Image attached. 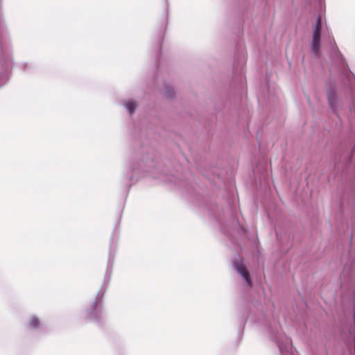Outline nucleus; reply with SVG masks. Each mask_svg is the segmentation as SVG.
<instances>
[{"instance_id": "39448f33", "label": "nucleus", "mask_w": 355, "mask_h": 355, "mask_svg": "<svg viewBox=\"0 0 355 355\" xmlns=\"http://www.w3.org/2000/svg\"><path fill=\"white\" fill-rule=\"evenodd\" d=\"M279 324L270 326L268 334L270 339L278 347L280 355H293V346L291 339L282 334Z\"/></svg>"}, {"instance_id": "9d476101", "label": "nucleus", "mask_w": 355, "mask_h": 355, "mask_svg": "<svg viewBox=\"0 0 355 355\" xmlns=\"http://www.w3.org/2000/svg\"><path fill=\"white\" fill-rule=\"evenodd\" d=\"M320 39L321 35H313V40L311 43L312 50L314 53L317 55L320 53Z\"/></svg>"}, {"instance_id": "0eeeda50", "label": "nucleus", "mask_w": 355, "mask_h": 355, "mask_svg": "<svg viewBox=\"0 0 355 355\" xmlns=\"http://www.w3.org/2000/svg\"><path fill=\"white\" fill-rule=\"evenodd\" d=\"M162 181L168 183H173L178 187H182L187 190V182L182 178H178L175 175H166V177L162 178Z\"/></svg>"}, {"instance_id": "7ed1b4c3", "label": "nucleus", "mask_w": 355, "mask_h": 355, "mask_svg": "<svg viewBox=\"0 0 355 355\" xmlns=\"http://www.w3.org/2000/svg\"><path fill=\"white\" fill-rule=\"evenodd\" d=\"M336 176H340L350 183L355 182V157H334Z\"/></svg>"}, {"instance_id": "ddd939ff", "label": "nucleus", "mask_w": 355, "mask_h": 355, "mask_svg": "<svg viewBox=\"0 0 355 355\" xmlns=\"http://www.w3.org/2000/svg\"><path fill=\"white\" fill-rule=\"evenodd\" d=\"M125 107L132 114L136 109V104L133 101H128L125 103Z\"/></svg>"}, {"instance_id": "f03ea898", "label": "nucleus", "mask_w": 355, "mask_h": 355, "mask_svg": "<svg viewBox=\"0 0 355 355\" xmlns=\"http://www.w3.org/2000/svg\"><path fill=\"white\" fill-rule=\"evenodd\" d=\"M154 159L149 157H132L123 170V181L124 184L130 187L141 178L154 174L150 171V168L154 163Z\"/></svg>"}, {"instance_id": "dca6fc26", "label": "nucleus", "mask_w": 355, "mask_h": 355, "mask_svg": "<svg viewBox=\"0 0 355 355\" xmlns=\"http://www.w3.org/2000/svg\"><path fill=\"white\" fill-rule=\"evenodd\" d=\"M166 175H164V177H166ZM162 176H163V174H161V176H160V177H158L157 178H159V179L162 181V178H163V177H162Z\"/></svg>"}, {"instance_id": "2eb2a0df", "label": "nucleus", "mask_w": 355, "mask_h": 355, "mask_svg": "<svg viewBox=\"0 0 355 355\" xmlns=\"http://www.w3.org/2000/svg\"><path fill=\"white\" fill-rule=\"evenodd\" d=\"M253 172L254 174L259 172V168L257 166L253 168Z\"/></svg>"}, {"instance_id": "a211bd4d", "label": "nucleus", "mask_w": 355, "mask_h": 355, "mask_svg": "<svg viewBox=\"0 0 355 355\" xmlns=\"http://www.w3.org/2000/svg\"><path fill=\"white\" fill-rule=\"evenodd\" d=\"M200 172H201L204 175H205V176H208V175H209L208 174H207V173H204V172H203V171H200Z\"/></svg>"}, {"instance_id": "4468645a", "label": "nucleus", "mask_w": 355, "mask_h": 355, "mask_svg": "<svg viewBox=\"0 0 355 355\" xmlns=\"http://www.w3.org/2000/svg\"><path fill=\"white\" fill-rule=\"evenodd\" d=\"M214 217L217 220V221L218 223L220 222V214L218 213L216 211H215L214 209H211V210Z\"/></svg>"}, {"instance_id": "f257e3e1", "label": "nucleus", "mask_w": 355, "mask_h": 355, "mask_svg": "<svg viewBox=\"0 0 355 355\" xmlns=\"http://www.w3.org/2000/svg\"><path fill=\"white\" fill-rule=\"evenodd\" d=\"M341 287H346L342 296L343 303L349 301L350 309L341 322L340 337L345 345L349 355H355V281H342Z\"/></svg>"}, {"instance_id": "f3484780", "label": "nucleus", "mask_w": 355, "mask_h": 355, "mask_svg": "<svg viewBox=\"0 0 355 355\" xmlns=\"http://www.w3.org/2000/svg\"><path fill=\"white\" fill-rule=\"evenodd\" d=\"M240 228H241V231H242L243 233L245 232V230L244 227H241Z\"/></svg>"}, {"instance_id": "f8f14e48", "label": "nucleus", "mask_w": 355, "mask_h": 355, "mask_svg": "<svg viewBox=\"0 0 355 355\" xmlns=\"http://www.w3.org/2000/svg\"><path fill=\"white\" fill-rule=\"evenodd\" d=\"M321 30H322V19L320 17L317 18L315 24L313 27V35H321Z\"/></svg>"}, {"instance_id": "423d86ee", "label": "nucleus", "mask_w": 355, "mask_h": 355, "mask_svg": "<svg viewBox=\"0 0 355 355\" xmlns=\"http://www.w3.org/2000/svg\"><path fill=\"white\" fill-rule=\"evenodd\" d=\"M233 266L235 270L243 277L248 286H252V281L250 275L246 267L243 265L240 259H235L233 261Z\"/></svg>"}, {"instance_id": "1a4fd4ad", "label": "nucleus", "mask_w": 355, "mask_h": 355, "mask_svg": "<svg viewBox=\"0 0 355 355\" xmlns=\"http://www.w3.org/2000/svg\"><path fill=\"white\" fill-rule=\"evenodd\" d=\"M327 98L331 108L335 111L338 105V98L336 92L331 89L327 92Z\"/></svg>"}, {"instance_id": "6ab92c4d", "label": "nucleus", "mask_w": 355, "mask_h": 355, "mask_svg": "<svg viewBox=\"0 0 355 355\" xmlns=\"http://www.w3.org/2000/svg\"><path fill=\"white\" fill-rule=\"evenodd\" d=\"M184 159L187 161V162H189V159H187V157H184Z\"/></svg>"}, {"instance_id": "9b49d317", "label": "nucleus", "mask_w": 355, "mask_h": 355, "mask_svg": "<svg viewBox=\"0 0 355 355\" xmlns=\"http://www.w3.org/2000/svg\"><path fill=\"white\" fill-rule=\"evenodd\" d=\"M114 264V254H112L111 250L109 252L108 255V260H107V270H106V275H108V279H110L112 267Z\"/></svg>"}, {"instance_id": "6e6552de", "label": "nucleus", "mask_w": 355, "mask_h": 355, "mask_svg": "<svg viewBox=\"0 0 355 355\" xmlns=\"http://www.w3.org/2000/svg\"><path fill=\"white\" fill-rule=\"evenodd\" d=\"M42 322L40 318L35 315H32L30 316L28 321L26 324V327L28 329L33 331H40L42 327Z\"/></svg>"}, {"instance_id": "20e7f679", "label": "nucleus", "mask_w": 355, "mask_h": 355, "mask_svg": "<svg viewBox=\"0 0 355 355\" xmlns=\"http://www.w3.org/2000/svg\"><path fill=\"white\" fill-rule=\"evenodd\" d=\"M105 292V290L101 288L97 293L94 301L85 311V318L97 325L102 324L106 319V313L103 307Z\"/></svg>"}]
</instances>
